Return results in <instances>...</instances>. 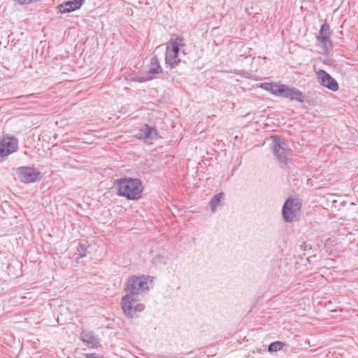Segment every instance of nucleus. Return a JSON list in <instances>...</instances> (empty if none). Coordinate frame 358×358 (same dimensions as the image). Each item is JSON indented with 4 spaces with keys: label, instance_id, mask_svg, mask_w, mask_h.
<instances>
[{
    "label": "nucleus",
    "instance_id": "obj_20",
    "mask_svg": "<svg viewBox=\"0 0 358 358\" xmlns=\"http://www.w3.org/2000/svg\"><path fill=\"white\" fill-rule=\"evenodd\" d=\"M85 358H98L96 353H86L83 355Z\"/></svg>",
    "mask_w": 358,
    "mask_h": 358
},
{
    "label": "nucleus",
    "instance_id": "obj_22",
    "mask_svg": "<svg viewBox=\"0 0 358 358\" xmlns=\"http://www.w3.org/2000/svg\"><path fill=\"white\" fill-rule=\"evenodd\" d=\"M85 256V254H83V255L80 254V255H79L78 258H82V257H83Z\"/></svg>",
    "mask_w": 358,
    "mask_h": 358
},
{
    "label": "nucleus",
    "instance_id": "obj_9",
    "mask_svg": "<svg viewBox=\"0 0 358 358\" xmlns=\"http://www.w3.org/2000/svg\"><path fill=\"white\" fill-rule=\"evenodd\" d=\"M316 78L318 83L328 90L332 92H336L338 90L337 81L324 70H318L316 72Z\"/></svg>",
    "mask_w": 358,
    "mask_h": 358
},
{
    "label": "nucleus",
    "instance_id": "obj_8",
    "mask_svg": "<svg viewBox=\"0 0 358 358\" xmlns=\"http://www.w3.org/2000/svg\"><path fill=\"white\" fill-rule=\"evenodd\" d=\"M19 180L25 184L35 182L39 179L41 173L29 166H20L16 169Z\"/></svg>",
    "mask_w": 358,
    "mask_h": 358
},
{
    "label": "nucleus",
    "instance_id": "obj_4",
    "mask_svg": "<svg viewBox=\"0 0 358 358\" xmlns=\"http://www.w3.org/2000/svg\"><path fill=\"white\" fill-rule=\"evenodd\" d=\"M121 308L126 317L134 318L144 310L145 305L139 301L136 296L126 294L121 299Z\"/></svg>",
    "mask_w": 358,
    "mask_h": 358
},
{
    "label": "nucleus",
    "instance_id": "obj_1",
    "mask_svg": "<svg viewBox=\"0 0 358 358\" xmlns=\"http://www.w3.org/2000/svg\"><path fill=\"white\" fill-rule=\"evenodd\" d=\"M117 194L128 200H138L141 198L143 187L141 180L132 178H122L115 180Z\"/></svg>",
    "mask_w": 358,
    "mask_h": 358
},
{
    "label": "nucleus",
    "instance_id": "obj_15",
    "mask_svg": "<svg viewBox=\"0 0 358 358\" xmlns=\"http://www.w3.org/2000/svg\"><path fill=\"white\" fill-rule=\"evenodd\" d=\"M285 344L283 342L278 341L273 342L268 346V351L269 352H278L282 349V348L285 346Z\"/></svg>",
    "mask_w": 358,
    "mask_h": 358
},
{
    "label": "nucleus",
    "instance_id": "obj_7",
    "mask_svg": "<svg viewBox=\"0 0 358 358\" xmlns=\"http://www.w3.org/2000/svg\"><path fill=\"white\" fill-rule=\"evenodd\" d=\"M301 210V203L297 199H288L285 201L282 208V215L285 222H293L297 220Z\"/></svg>",
    "mask_w": 358,
    "mask_h": 358
},
{
    "label": "nucleus",
    "instance_id": "obj_2",
    "mask_svg": "<svg viewBox=\"0 0 358 358\" xmlns=\"http://www.w3.org/2000/svg\"><path fill=\"white\" fill-rule=\"evenodd\" d=\"M259 87L275 96L288 99L299 103L304 101L303 93L294 87L278 83H264Z\"/></svg>",
    "mask_w": 358,
    "mask_h": 358
},
{
    "label": "nucleus",
    "instance_id": "obj_17",
    "mask_svg": "<svg viewBox=\"0 0 358 358\" xmlns=\"http://www.w3.org/2000/svg\"><path fill=\"white\" fill-rule=\"evenodd\" d=\"M168 257L163 255H157L153 259L152 262L155 265H165L167 264Z\"/></svg>",
    "mask_w": 358,
    "mask_h": 358
},
{
    "label": "nucleus",
    "instance_id": "obj_11",
    "mask_svg": "<svg viewBox=\"0 0 358 358\" xmlns=\"http://www.w3.org/2000/svg\"><path fill=\"white\" fill-rule=\"evenodd\" d=\"M158 132L155 127H150L147 124H143L139 129L136 137L138 139L153 140L157 138Z\"/></svg>",
    "mask_w": 358,
    "mask_h": 358
},
{
    "label": "nucleus",
    "instance_id": "obj_16",
    "mask_svg": "<svg viewBox=\"0 0 358 358\" xmlns=\"http://www.w3.org/2000/svg\"><path fill=\"white\" fill-rule=\"evenodd\" d=\"M331 36V31L329 25L327 23L323 24L320 29L319 31V36Z\"/></svg>",
    "mask_w": 358,
    "mask_h": 358
},
{
    "label": "nucleus",
    "instance_id": "obj_3",
    "mask_svg": "<svg viewBox=\"0 0 358 358\" xmlns=\"http://www.w3.org/2000/svg\"><path fill=\"white\" fill-rule=\"evenodd\" d=\"M152 285V277L147 275H133L129 276L124 287L128 294L138 296L149 292Z\"/></svg>",
    "mask_w": 358,
    "mask_h": 358
},
{
    "label": "nucleus",
    "instance_id": "obj_10",
    "mask_svg": "<svg viewBox=\"0 0 358 358\" xmlns=\"http://www.w3.org/2000/svg\"><path fill=\"white\" fill-rule=\"evenodd\" d=\"M80 340L89 348H97L100 345L99 338L92 331H83Z\"/></svg>",
    "mask_w": 358,
    "mask_h": 358
},
{
    "label": "nucleus",
    "instance_id": "obj_14",
    "mask_svg": "<svg viewBox=\"0 0 358 358\" xmlns=\"http://www.w3.org/2000/svg\"><path fill=\"white\" fill-rule=\"evenodd\" d=\"M224 197V193L220 192L215 194L210 201V208L212 213L216 211L217 207L220 205L221 199Z\"/></svg>",
    "mask_w": 358,
    "mask_h": 358
},
{
    "label": "nucleus",
    "instance_id": "obj_21",
    "mask_svg": "<svg viewBox=\"0 0 358 358\" xmlns=\"http://www.w3.org/2000/svg\"><path fill=\"white\" fill-rule=\"evenodd\" d=\"M80 249L82 251H85L86 250L83 245H80Z\"/></svg>",
    "mask_w": 358,
    "mask_h": 358
},
{
    "label": "nucleus",
    "instance_id": "obj_12",
    "mask_svg": "<svg viewBox=\"0 0 358 358\" xmlns=\"http://www.w3.org/2000/svg\"><path fill=\"white\" fill-rule=\"evenodd\" d=\"M85 0H69L59 6L61 13H69L79 9L84 3Z\"/></svg>",
    "mask_w": 358,
    "mask_h": 358
},
{
    "label": "nucleus",
    "instance_id": "obj_18",
    "mask_svg": "<svg viewBox=\"0 0 358 358\" xmlns=\"http://www.w3.org/2000/svg\"><path fill=\"white\" fill-rule=\"evenodd\" d=\"M317 40L320 42V43L322 45V46L324 48H327V45L329 47L331 46L330 36H318Z\"/></svg>",
    "mask_w": 358,
    "mask_h": 358
},
{
    "label": "nucleus",
    "instance_id": "obj_19",
    "mask_svg": "<svg viewBox=\"0 0 358 358\" xmlns=\"http://www.w3.org/2000/svg\"><path fill=\"white\" fill-rule=\"evenodd\" d=\"M153 78L151 77V76H141V77H136L135 78H134L133 80H135V81H137L138 83H144V82H146V81H148V80H152Z\"/></svg>",
    "mask_w": 358,
    "mask_h": 358
},
{
    "label": "nucleus",
    "instance_id": "obj_13",
    "mask_svg": "<svg viewBox=\"0 0 358 358\" xmlns=\"http://www.w3.org/2000/svg\"><path fill=\"white\" fill-rule=\"evenodd\" d=\"M161 71L162 68L159 64L157 57L154 55L150 59V67L149 69L148 73L150 74H157L161 73Z\"/></svg>",
    "mask_w": 358,
    "mask_h": 358
},
{
    "label": "nucleus",
    "instance_id": "obj_5",
    "mask_svg": "<svg viewBox=\"0 0 358 358\" xmlns=\"http://www.w3.org/2000/svg\"><path fill=\"white\" fill-rule=\"evenodd\" d=\"M271 138L272 139L271 148L273 155L282 165H287L292 150L289 148L287 142L277 136H271Z\"/></svg>",
    "mask_w": 358,
    "mask_h": 358
},
{
    "label": "nucleus",
    "instance_id": "obj_6",
    "mask_svg": "<svg viewBox=\"0 0 358 358\" xmlns=\"http://www.w3.org/2000/svg\"><path fill=\"white\" fill-rule=\"evenodd\" d=\"M184 45L183 40L181 37L173 35L166 45V63L171 66H177L180 62L179 52L180 48Z\"/></svg>",
    "mask_w": 358,
    "mask_h": 358
}]
</instances>
